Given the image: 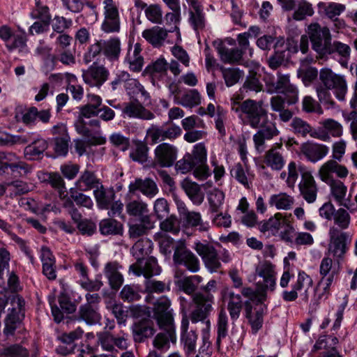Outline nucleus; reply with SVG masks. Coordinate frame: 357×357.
<instances>
[{
    "mask_svg": "<svg viewBox=\"0 0 357 357\" xmlns=\"http://www.w3.org/2000/svg\"><path fill=\"white\" fill-rule=\"evenodd\" d=\"M77 320L84 321L87 325L93 326L100 323L101 314L99 309L81 305L77 312Z\"/></svg>",
    "mask_w": 357,
    "mask_h": 357,
    "instance_id": "obj_35",
    "label": "nucleus"
},
{
    "mask_svg": "<svg viewBox=\"0 0 357 357\" xmlns=\"http://www.w3.org/2000/svg\"><path fill=\"white\" fill-rule=\"evenodd\" d=\"M60 308L56 305H51L52 314L54 320L60 323L64 318V313L73 314L76 311V305L71 301L70 296L65 291L61 292L58 296Z\"/></svg>",
    "mask_w": 357,
    "mask_h": 357,
    "instance_id": "obj_20",
    "label": "nucleus"
},
{
    "mask_svg": "<svg viewBox=\"0 0 357 357\" xmlns=\"http://www.w3.org/2000/svg\"><path fill=\"white\" fill-rule=\"evenodd\" d=\"M216 49L221 61L225 63H239V62L243 59L241 50H238L236 47L229 48L222 42H220L218 44Z\"/></svg>",
    "mask_w": 357,
    "mask_h": 357,
    "instance_id": "obj_33",
    "label": "nucleus"
},
{
    "mask_svg": "<svg viewBox=\"0 0 357 357\" xmlns=\"http://www.w3.org/2000/svg\"><path fill=\"white\" fill-rule=\"evenodd\" d=\"M104 273L109 280L112 289H118L121 286L123 278L119 271V264L117 262H108L105 266Z\"/></svg>",
    "mask_w": 357,
    "mask_h": 357,
    "instance_id": "obj_38",
    "label": "nucleus"
},
{
    "mask_svg": "<svg viewBox=\"0 0 357 357\" xmlns=\"http://www.w3.org/2000/svg\"><path fill=\"white\" fill-rule=\"evenodd\" d=\"M103 54L111 61L119 59L121 53V41L119 38L113 37L109 40H102Z\"/></svg>",
    "mask_w": 357,
    "mask_h": 357,
    "instance_id": "obj_41",
    "label": "nucleus"
},
{
    "mask_svg": "<svg viewBox=\"0 0 357 357\" xmlns=\"http://www.w3.org/2000/svg\"><path fill=\"white\" fill-rule=\"evenodd\" d=\"M298 188L301 195L307 203L311 204L315 202L318 188L315 180L310 172L302 173Z\"/></svg>",
    "mask_w": 357,
    "mask_h": 357,
    "instance_id": "obj_21",
    "label": "nucleus"
},
{
    "mask_svg": "<svg viewBox=\"0 0 357 357\" xmlns=\"http://www.w3.org/2000/svg\"><path fill=\"white\" fill-rule=\"evenodd\" d=\"M331 242L328 245V253L333 255L335 261L344 259L352 239V235L347 231L337 229H330Z\"/></svg>",
    "mask_w": 357,
    "mask_h": 357,
    "instance_id": "obj_11",
    "label": "nucleus"
},
{
    "mask_svg": "<svg viewBox=\"0 0 357 357\" xmlns=\"http://www.w3.org/2000/svg\"><path fill=\"white\" fill-rule=\"evenodd\" d=\"M10 304L12 308L8 310L9 312L4 320L3 333L6 336L14 335L24 317L23 311L25 302L22 296L17 294L13 295L10 298Z\"/></svg>",
    "mask_w": 357,
    "mask_h": 357,
    "instance_id": "obj_10",
    "label": "nucleus"
},
{
    "mask_svg": "<svg viewBox=\"0 0 357 357\" xmlns=\"http://www.w3.org/2000/svg\"><path fill=\"white\" fill-rule=\"evenodd\" d=\"M281 147L282 144H280L278 147H272L266 153L265 163L273 170H281L284 165V157L280 151Z\"/></svg>",
    "mask_w": 357,
    "mask_h": 357,
    "instance_id": "obj_39",
    "label": "nucleus"
},
{
    "mask_svg": "<svg viewBox=\"0 0 357 357\" xmlns=\"http://www.w3.org/2000/svg\"><path fill=\"white\" fill-rule=\"evenodd\" d=\"M130 270L136 275L139 276L142 274L147 279L154 275H158L161 272V268L158 266L156 259L153 257L147 258L143 266L131 265Z\"/></svg>",
    "mask_w": 357,
    "mask_h": 357,
    "instance_id": "obj_29",
    "label": "nucleus"
},
{
    "mask_svg": "<svg viewBox=\"0 0 357 357\" xmlns=\"http://www.w3.org/2000/svg\"><path fill=\"white\" fill-rule=\"evenodd\" d=\"M266 307L264 305L257 304L253 308L252 303L250 301H245V310L246 318L252 326V329L255 333H257L262 326L263 317Z\"/></svg>",
    "mask_w": 357,
    "mask_h": 357,
    "instance_id": "obj_24",
    "label": "nucleus"
},
{
    "mask_svg": "<svg viewBox=\"0 0 357 357\" xmlns=\"http://www.w3.org/2000/svg\"><path fill=\"white\" fill-rule=\"evenodd\" d=\"M307 33L312 44V48L324 58L330 55L332 36L327 26H321L318 23L311 24L308 26Z\"/></svg>",
    "mask_w": 357,
    "mask_h": 357,
    "instance_id": "obj_5",
    "label": "nucleus"
},
{
    "mask_svg": "<svg viewBox=\"0 0 357 357\" xmlns=\"http://www.w3.org/2000/svg\"><path fill=\"white\" fill-rule=\"evenodd\" d=\"M13 40L11 43H6V48L9 52H13L17 49L20 52L28 53L29 50L26 45L27 38L23 34H17L13 36Z\"/></svg>",
    "mask_w": 357,
    "mask_h": 357,
    "instance_id": "obj_63",
    "label": "nucleus"
},
{
    "mask_svg": "<svg viewBox=\"0 0 357 357\" xmlns=\"http://www.w3.org/2000/svg\"><path fill=\"white\" fill-rule=\"evenodd\" d=\"M24 148V153L27 160H35L41 158L48 147L47 141L42 138L34 139Z\"/></svg>",
    "mask_w": 357,
    "mask_h": 357,
    "instance_id": "obj_31",
    "label": "nucleus"
},
{
    "mask_svg": "<svg viewBox=\"0 0 357 357\" xmlns=\"http://www.w3.org/2000/svg\"><path fill=\"white\" fill-rule=\"evenodd\" d=\"M128 188L130 192L139 190L143 195L149 197H153L158 192L155 183L150 178L144 180L137 178L134 182L130 183Z\"/></svg>",
    "mask_w": 357,
    "mask_h": 357,
    "instance_id": "obj_30",
    "label": "nucleus"
},
{
    "mask_svg": "<svg viewBox=\"0 0 357 357\" xmlns=\"http://www.w3.org/2000/svg\"><path fill=\"white\" fill-rule=\"evenodd\" d=\"M313 14L314 9L311 3L305 0H298L296 2L292 17L295 20L300 21L303 20L308 16H312Z\"/></svg>",
    "mask_w": 357,
    "mask_h": 357,
    "instance_id": "obj_52",
    "label": "nucleus"
},
{
    "mask_svg": "<svg viewBox=\"0 0 357 357\" xmlns=\"http://www.w3.org/2000/svg\"><path fill=\"white\" fill-rule=\"evenodd\" d=\"M101 185L100 180L93 172L85 170L75 182V185L79 191H86L98 188Z\"/></svg>",
    "mask_w": 357,
    "mask_h": 357,
    "instance_id": "obj_36",
    "label": "nucleus"
},
{
    "mask_svg": "<svg viewBox=\"0 0 357 357\" xmlns=\"http://www.w3.org/2000/svg\"><path fill=\"white\" fill-rule=\"evenodd\" d=\"M149 132L152 142L157 143L158 141L174 139L181 135L182 130L178 126L171 123L161 127L152 126Z\"/></svg>",
    "mask_w": 357,
    "mask_h": 357,
    "instance_id": "obj_19",
    "label": "nucleus"
},
{
    "mask_svg": "<svg viewBox=\"0 0 357 357\" xmlns=\"http://www.w3.org/2000/svg\"><path fill=\"white\" fill-rule=\"evenodd\" d=\"M301 151L305 157L312 162H317L323 159L328 153L327 146L307 141L301 146Z\"/></svg>",
    "mask_w": 357,
    "mask_h": 357,
    "instance_id": "obj_22",
    "label": "nucleus"
},
{
    "mask_svg": "<svg viewBox=\"0 0 357 357\" xmlns=\"http://www.w3.org/2000/svg\"><path fill=\"white\" fill-rule=\"evenodd\" d=\"M101 53L103 54L102 39L96 40L95 43L88 47L86 52L84 54L83 60L85 63L88 64L94 61L96 58L100 55Z\"/></svg>",
    "mask_w": 357,
    "mask_h": 357,
    "instance_id": "obj_60",
    "label": "nucleus"
},
{
    "mask_svg": "<svg viewBox=\"0 0 357 357\" xmlns=\"http://www.w3.org/2000/svg\"><path fill=\"white\" fill-rule=\"evenodd\" d=\"M277 76V81H274L273 78H268L266 80L267 93L271 94L282 93L286 97L289 105L297 102L298 100V89L290 83L289 75L278 72Z\"/></svg>",
    "mask_w": 357,
    "mask_h": 357,
    "instance_id": "obj_6",
    "label": "nucleus"
},
{
    "mask_svg": "<svg viewBox=\"0 0 357 357\" xmlns=\"http://www.w3.org/2000/svg\"><path fill=\"white\" fill-rule=\"evenodd\" d=\"M225 299H227V310L231 320H237L243 308L241 296L234 292H229L225 296Z\"/></svg>",
    "mask_w": 357,
    "mask_h": 357,
    "instance_id": "obj_44",
    "label": "nucleus"
},
{
    "mask_svg": "<svg viewBox=\"0 0 357 357\" xmlns=\"http://www.w3.org/2000/svg\"><path fill=\"white\" fill-rule=\"evenodd\" d=\"M228 317L225 309L222 308L218 314L217 321V340L216 345L220 347L221 341L227 335Z\"/></svg>",
    "mask_w": 357,
    "mask_h": 357,
    "instance_id": "obj_51",
    "label": "nucleus"
},
{
    "mask_svg": "<svg viewBox=\"0 0 357 357\" xmlns=\"http://www.w3.org/2000/svg\"><path fill=\"white\" fill-rule=\"evenodd\" d=\"M257 45L262 50H270L273 46L274 49L282 47L284 44L283 38H275L271 35H264L257 40Z\"/></svg>",
    "mask_w": 357,
    "mask_h": 357,
    "instance_id": "obj_55",
    "label": "nucleus"
},
{
    "mask_svg": "<svg viewBox=\"0 0 357 357\" xmlns=\"http://www.w3.org/2000/svg\"><path fill=\"white\" fill-rule=\"evenodd\" d=\"M220 70L227 86L230 87L236 84L244 76L243 70L238 68H226L221 66Z\"/></svg>",
    "mask_w": 357,
    "mask_h": 357,
    "instance_id": "obj_47",
    "label": "nucleus"
},
{
    "mask_svg": "<svg viewBox=\"0 0 357 357\" xmlns=\"http://www.w3.org/2000/svg\"><path fill=\"white\" fill-rule=\"evenodd\" d=\"M337 162L335 160H329L321 166L319 176L322 181L327 183L335 180L333 176V173H335Z\"/></svg>",
    "mask_w": 357,
    "mask_h": 357,
    "instance_id": "obj_58",
    "label": "nucleus"
},
{
    "mask_svg": "<svg viewBox=\"0 0 357 357\" xmlns=\"http://www.w3.org/2000/svg\"><path fill=\"white\" fill-rule=\"evenodd\" d=\"M225 194L222 191L214 189L208 194V202L210 205V211L211 213H218L220 208L223 204Z\"/></svg>",
    "mask_w": 357,
    "mask_h": 357,
    "instance_id": "obj_61",
    "label": "nucleus"
},
{
    "mask_svg": "<svg viewBox=\"0 0 357 357\" xmlns=\"http://www.w3.org/2000/svg\"><path fill=\"white\" fill-rule=\"evenodd\" d=\"M109 75V70L102 65H98L96 62L82 73V78L85 84L91 87L100 89L107 80Z\"/></svg>",
    "mask_w": 357,
    "mask_h": 357,
    "instance_id": "obj_17",
    "label": "nucleus"
},
{
    "mask_svg": "<svg viewBox=\"0 0 357 357\" xmlns=\"http://www.w3.org/2000/svg\"><path fill=\"white\" fill-rule=\"evenodd\" d=\"M345 9V5L339 3L331 2L324 4V13L328 20L333 22L334 29L336 30L344 29L346 26L344 20L339 17Z\"/></svg>",
    "mask_w": 357,
    "mask_h": 357,
    "instance_id": "obj_25",
    "label": "nucleus"
},
{
    "mask_svg": "<svg viewBox=\"0 0 357 357\" xmlns=\"http://www.w3.org/2000/svg\"><path fill=\"white\" fill-rule=\"evenodd\" d=\"M87 123L84 121V118L79 116L75 122L76 131L79 134L88 138V143L90 145H102L105 144L106 138L99 134L92 135L91 130L86 126Z\"/></svg>",
    "mask_w": 357,
    "mask_h": 357,
    "instance_id": "obj_32",
    "label": "nucleus"
},
{
    "mask_svg": "<svg viewBox=\"0 0 357 357\" xmlns=\"http://www.w3.org/2000/svg\"><path fill=\"white\" fill-rule=\"evenodd\" d=\"M126 208L129 215L139 218L142 222L146 224L151 223L148 205L143 201L131 200L126 204Z\"/></svg>",
    "mask_w": 357,
    "mask_h": 357,
    "instance_id": "obj_27",
    "label": "nucleus"
},
{
    "mask_svg": "<svg viewBox=\"0 0 357 357\" xmlns=\"http://www.w3.org/2000/svg\"><path fill=\"white\" fill-rule=\"evenodd\" d=\"M326 184L330 186L331 194L336 202H341L342 199H344L347 192V187L343 182L335 179Z\"/></svg>",
    "mask_w": 357,
    "mask_h": 357,
    "instance_id": "obj_57",
    "label": "nucleus"
},
{
    "mask_svg": "<svg viewBox=\"0 0 357 357\" xmlns=\"http://www.w3.org/2000/svg\"><path fill=\"white\" fill-rule=\"evenodd\" d=\"M232 110L239 114L245 123L258 129L253 135V142L257 151H264L266 140L272 139L279 135L276 123L268 119V110L263 100L248 98L240 105L233 102Z\"/></svg>",
    "mask_w": 357,
    "mask_h": 357,
    "instance_id": "obj_1",
    "label": "nucleus"
},
{
    "mask_svg": "<svg viewBox=\"0 0 357 357\" xmlns=\"http://www.w3.org/2000/svg\"><path fill=\"white\" fill-rule=\"evenodd\" d=\"M93 195L98 207L101 209H108L115 197L114 190L105 189L102 184L94 190Z\"/></svg>",
    "mask_w": 357,
    "mask_h": 357,
    "instance_id": "obj_40",
    "label": "nucleus"
},
{
    "mask_svg": "<svg viewBox=\"0 0 357 357\" xmlns=\"http://www.w3.org/2000/svg\"><path fill=\"white\" fill-rule=\"evenodd\" d=\"M333 218L334 223L342 230L349 228L351 222V216L344 208H340L336 210Z\"/></svg>",
    "mask_w": 357,
    "mask_h": 357,
    "instance_id": "obj_64",
    "label": "nucleus"
},
{
    "mask_svg": "<svg viewBox=\"0 0 357 357\" xmlns=\"http://www.w3.org/2000/svg\"><path fill=\"white\" fill-rule=\"evenodd\" d=\"M152 243L147 238L138 240L132 246V252L133 256L141 263L140 260L144 256L147 255L151 250Z\"/></svg>",
    "mask_w": 357,
    "mask_h": 357,
    "instance_id": "obj_56",
    "label": "nucleus"
},
{
    "mask_svg": "<svg viewBox=\"0 0 357 357\" xmlns=\"http://www.w3.org/2000/svg\"><path fill=\"white\" fill-rule=\"evenodd\" d=\"M172 258L176 266H184L191 273H197L200 269L198 257L183 243L175 247Z\"/></svg>",
    "mask_w": 357,
    "mask_h": 357,
    "instance_id": "obj_12",
    "label": "nucleus"
},
{
    "mask_svg": "<svg viewBox=\"0 0 357 357\" xmlns=\"http://www.w3.org/2000/svg\"><path fill=\"white\" fill-rule=\"evenodd\" d=\"M172 302L166 296L158 298L153 303V319L156 321L158 328L171 329L175 326Z\"/></svg>",
    "mask_w": 357,
    "mask_h": 357,
    "instance_id": "obj_9",
    "label": "nucleus"
},
{
    "mask_svg": "<svg viewBox=\"0 0 357 357\" xmlns=\"http://www.w3.org/2000/svg\"><path fill=\"white\" fill-rule=\"evenodd\" d=\"M159 328L163 331V332L159 333L155 337L153 342V346L158 349H168L169 347V341H176L175 326H172L169 330L167 328Z\"/></svg>",
    "mask_w": 357,
    "mask_h": 357,
    "instance_id": "obj_42",
    "label": "nucleus"
},
{
    "mask_svg": "<svg viewBox=\"0 0 357 357\" xmlns=\"http://www.w3.org/2000/svg\"><path fill=\"white\" fill-rule=\"evenodd\" d=\"M284 217L282 214L278 213L268 220L260 222L259 225L260 231L263 233L271 231L273 234L278 232L281 229V224L284 222Z\"/></svg>",
    "mask_w": 357,
    "mask_h": 357,
    "instance_id": "obj_49",
    "label": "nucleus"
},
{
    "mask_svg": "<svg viewBox=\"0 0 357 357\" xmlns=\"http://www.w3.org/2000/svg\"><path fill=\"white\" fill-rule=\"evenodd\" d=\"M275 266L268 261L258 265L255 270L256 286L263 289L265 292L268 290L273 291L275 287Z\"/></svg>",
    "mask_w": 357,
    "mask_h": 357,
    "instance_id": "obj_13",
    "label": "nucleus"
},
{
    "mask_svg": "<svg viewBox=\"0 0 357 357\" xmlns=\"http://www.w3.org/2000/svg\"><path fill=\"white\" fill-rule=\"evenodd\" d=\"M319 79L327 89L333 91L339 100H344L347 93V83L345 77L335 73L331 69L324 68L319 72Z\"/></svg>",
    "mask_w": 357,
    "mask_h": 357,
    "instance_id": "obj_8",
    "label": "nucleus"
},
{
    "mask_svg": "<svg viewBox=\"0 0 357 357\" xmlns=\"http://www.w3.org/2000/svg\"><path fill=\"white\" fill-rule=\"evenodd\" d=\"M294 202V197L284 192L271 196L268 204L279 210H289Z\"/></svg>",
    "mask_w": 357,
    "mask_h": 357,
    "instance_id": "obj_45",
    "label": "nucleus"
},
{
    "mask_svg": "<svg viewBox=\"0 0 357 357\" xmlns=\"http://www.w3.org/2000/svg\"><path fill=\"white\" fill-rule=\"evenodd\" d=\"M104 20L101 26L105 33L119 32L120 30V17L119 8L114 0H104Z\"/></svg>",
    "mask_w": 357,
    "mask_h": 357,
    "instance_id": "obj_14",
    "label": "nucleus"
},
{
    "mask_svg": "<svg viewBox=\"0 0 357 357\" xmlns=\"http://www.w3.org/2000/svg\"><path fill=\"white\" fill-rule=\"evenodd\" d=\"M188 21L197 33L205 29L206 21L202 7L189 10Z\"/></svg>",
    "mask_w": 357,
    "mask_h": 357,
    "instance_id": "obj_46",
    "label": "nucleus"
},
{
    "mask_svg": "<svg viewBox=\"0 0 357 357\" xmlns=\"http://www.w3.org/2000/svg\"><path fill=\"white\" fill-rule=\"evenodd\" d=\"M0 158L9 166L11 173L15 176L26 175L31 171L30 166L13 153H2Z\"/></svg>",
    "mask_w": 357,
    "mask_h": 357,
    "instance_id": "obj_26",
    "label": "nucleus"
},
{
    "mask_svg": "<svg viewBox=\"0 0 357 357\" xmlns=\"http://www.w3.org/2000/svg\"><path fill=\"white\" fill-rule=\"evenodd\" d=\"M177 208L181 220L185 227H198L199 231L202 232L207 231L209 229V224L202 220L200 213L189 211L183 202H177Z\"/></svg>",
    "mask_w": 357,
    "mask_h": 357,
    "instance_id": "obj_16",
    "label": "nucleus"
},
{
    "mask_svg": "<svg viewBox=\"0 0 357 357\" xmlns=\"http://www.w3.org/2000/svg\"><path fill=\"white\" fill-rule=\"evenodd\" d=\"M122 113L129 118H136L143 120H151L155 118L154 114L146 109L137 99L124 103Z\"/></svg>",
    "mask_w": 357,
    "mask_h": 357,
    "instance_id": "obj_23",
    "label": "nucleus"
},
{
    "mask_svg": "<svg viewBox=\"0 0 357 357\" xmlns=\"http://www.w3.org/2000/svg\"><path fill=\"white\" fill-rule=\"evenodd\" d=\"M168 32L165 28L155 26L151 29H145L142 35L153 47L159 48L164 45L167 38Z\"/></svg>",
    "mask_w": 357,
    "mask_h": 357,
    "instance_id": "obj_28",
    "label": "nucleus"
},
{
    "mask_svg": "<svg viewBox=\"0 0 357 357\" xmlns=\"http://www.w3.org/2000/svg\"><path fill=\"white\" fill-rule=\"evenodd\" d=\"M192 300L196 305V307L191 312L190 319L193 324L202 322L205 324L203 328L204 333H208L211 328V321L208 319L210 313L213 310L212 298L211 296H206L199 294L192 295Z\"/></svg>",
    "mask_w": 357,
    "mask_h": 357,
    "instance_id": "obj_7",
    "label": "nucleus"
},
{
    "mask_svg": "<svg viewBox=\"0 0 357 357\" xmlns=\"http://www.w3.org/2000/svg\"><path fill=\"white\" fill-rule=\"evenodd\" d=\"M168 69L167 63L164 59H158L155 61L147 66L144 71L145 74L153 76L165 75Z\"/></svg>",
    "mask_w": 357,
    "mask_h": 357,
    "instance_id": "obj_59",
    "label": "nucleus"
},
{
    "mask_svg": "<svg viewBox=\"0 0 357 357\" xmlns=\"http://www.w3.org/2000/svg\"><path fill=\"white\" fill-rule=\"evenodd\" d=\"M99 231L103 236L122 235L123 225L115 219L111 218H105L99 222Z\"/></svg>",
    "mask_w": 357,
    "mask_h": 357,
    "instance_id": "obj_37",
    "label": "nucleus"
},
{
    "mask_svg": "<svg viewBox=\"0 0 357 357\" xmlns=\"http://www.w3.org/2000/svg\"><path fill=\"white\" fill-rule=\"evenodd\" d=\"M181 185L188 197L195 204L199 205L203 202L204 195L197 183L188 179H185L182 182Z\"/></svg>",
    "mask_w": 357,
    "mask_h": 357,
    "instance_id": "obj_43",
    "label": "nucleus"
},
{
    "mask_svg": "<svg viewBox=\"0 0 357 357\" xmlns=\"http://www.w3.org/2000/svg\"><path fill=\"white\" fill-rule=\"evenodd\" d=\"M290 126L295 135L305 137L307 135L311 137L314 128L305 121L299 117H294Z\"/></svg>",
    "mask_w": 357,
    "mask_h": 357,
    "instance_id": "obj_54",
    "label": "nucleus"
},
{
    "mask_svg": "<svg viewBox=\"0 0 357 357\" xmlns=\"http://www.w3.org/2000/svg\"><path fill=\"white\" fill-rule=\"evenodd\" d=\"M153 167H170L173 166L177 158V148L168 143H162L154 151Z\"/></svg>",
    "mask_w": 357,
    "mask_h": 357,
    "instance_id": "obj_15",
    "label": "nucleus"
},
{
    "mask_svg": "<svg viewBox=\"0 0 357 357\" xmlns=\"http://www.w3.org/2000/svg\"><path fill=\"white\" fill-rule=\"evenodd\" d=\"M242 295L249 298L250 303L252 302L257 304H262L266 299V292L263 289L257 287L256 289L251 287H243L241 290Z\"/></svg>",
    "mask_w": 357,
    "mask_h": 357,
    "instance_id": "obj_53",
    "label": "nucleus"
},
{
    "mask_svg": "<svg viewBox=\"0 0 357 357\" xmlns=\"http://www.w3.org/2000/svg\"><path fill=\"white\" fill-rule=\"evenodd\" d=\"M201 102V96L196 89H190L183 94L180 98H175V103L185 107H193Z\"/></svg>",
    "mask_w": 357,
    "mask_h": 357,
    "instance_id": "obj_48",
    "label": "nucleus"
},
{
    "mask_svg": "<svg viewBox=\"0 0 357 357\" xmlns=\"http://www.w3.org/2000/svg\"><path fill=\"white\" fill-rule=\"evenodd\" d=\"M142 50L141 44L137 43L134 45L133 51L130 52L129 50L128 52L126 62L128 64L129 69L132 72L139 73L142 70L144 61L141 54Z\"/></svg>",
    "mask_w": 357,
    "mask_h": 357,
    "instance_id": "obj_34",
    "label": "nucleus"
},
{
    "mask_svg": "<svg viewBox=\"0 0 357 357\" xmlns=\"http://www.w3.org/2000/svg\"><path fill=\"white\" fill-rule=\"evenodd\" d=\"M194 249L201 257L205 267L211 272H217L221 268L220 261L228 263L231 257L228 250L223 249L218 252L213 245L207 241L195 243Z\"/></svg>",
    "mask_w": 357,
    "mask_h": 357,
    "instance_id": "obj_2",
    "label": "nucleus"
},
{
    "mask_svg": "<svg viewBox=\"0 0 357 357\" xmlns=\"http://www.w3.org/2000/svg\"><path fill=\"white\" fill-rule=\"evenodd\" d=\"M45 181L58 192L60 198L62 196L65 197V193H67L66 184L59 173L50 172L45 174Z\"/></svg>",
    "mask_w": 357,
    "mask_h": 357,
    "instance_id": "obj_50",
    "label": "nucleus"
},
{
    "mask_svg": "<svg viewBox=\"0 0 357 357\" xmlns=\"http://www.w3.org/2000/svg\"><path fill=\"white\" fill-rule=\"evenodd\" d=\"M114 328V320L106 318L104 331L97 333L98 343L101 348L106 351L114 352L116 351L115 347L120 350H126L129 346L128 335L124 331H121L115 335L111 332Z\"/></svg>",
    "mask_w": 357,
    "mask_h": 357,
    "instance_id": "obj_4",
    "label": "nucleus"
},
{
    "mask_svg": "<svg viewBox=\"0 0 357 357\" xmlns=\"http://www.w3.org/2000/svg\"><path fill=\"white\" fill-rule=\"evenodd\" d=\"M155 333L153 321L149 318H142L132 326V333L135 342H144Z\"/></svg>",
    "mask_w": 357,
    "mask_h": 357,
    "instance_id": "obj_18",
    "label": "nucleus"
},
{
    "mask_svg": "<svg viewBox=\"0 0 357 357\" xmlns=\"http://www.w3.org/2000/svg\"><path fill=\"white\" fill-rule=\"evenodd\" d=\"M262 84L257 77L256 73L250 72L240 90L241 93L248 92V91L259 92L262 90Z\"/></svg>",
    "mask_w": 357,
    "mask_h": 357,
    "instance_id": "obj_62",
    "label": "nucleus"
},
{
    "mask_svg": "<svg viewBox=\"0 0 357 357\" xmlns=\"http://www.w3.org/2000/svg\"><path fill=\"white\" fill-rule=\"evenodd\" d=\"M194 249L201 257L205 267L211 272H217L221 268L220 261L228 263L231 257L228 250L223 249L218 252L213 245L207 241L195 243Z\"/></svg>",
    "mask_w": 357,
    "mask_h": 357,
    "instance_id": "obj_3",
    "label": "nucleus"
}]
</instances>
